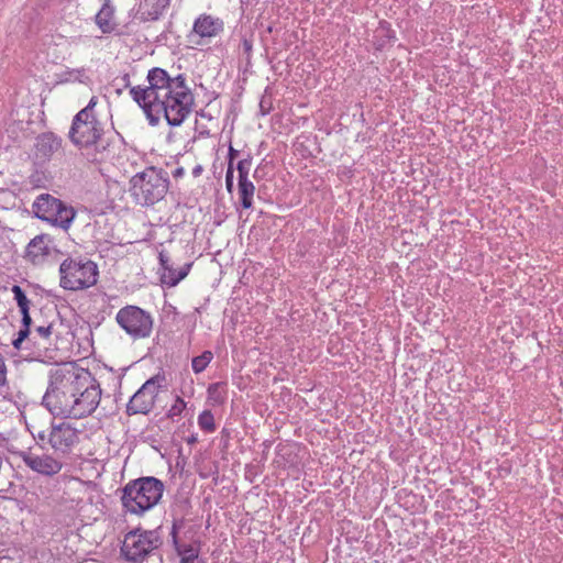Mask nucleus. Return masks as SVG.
Here are the masks:
<instances>
[{
    "mask_svg": "<svg viewBox=\"0 0 563 563\" xmlns=\"http://www.w3.org/2000/svg\"><path fill=\"white\" fill-rule=\"evenodd\" d=\"M42 404L54 416L82 419L92 415L101 400V387L92 374L74 363L49 369Z\"/></svg>",
    "mask_w": 563,
    "mask_h": 563,
    "instance_id": "f257e3e1",
    "label": "nucleus"
},
{
    "mask_svg": "<svg viewBox=\"0 0 563 563\" xmlns=\"http://www.w3.org/2000/svg\"><path fill=\"white\" fill-rule=\"evenodd\" d=\"M148 86L130 89L132 99L143 109L151 125L158 124L163 115L172 126H179L190 114L194 95L183 75L170 77L163 68H152Z\"/></svg>",
    "mask_w": 563,
    "mask_h": 563,
    "instance_id": "f03ea898",
    "label": "nucleus"
},
{
    "mask_svg": "<svg viewBox=\"0 0 563 563\" xmlns=\"http://www.w3.org/2000/svg\"><path fill=\"white\" fill-rule=\"evenodd\" d=\"M97 102L98 98L92 97L74 117L68 137L89 162L102 163L112 157L113 151L112 143L104 137L103 125L96 115Z\"/></svg>",
    "mask_w": 563,
    "mask_h": 563,
    "instance_id": "7ed1b4c3",
    "label": "nucleus"
},
{
    "mask_svg": "<svg viewBox=\"0 0 563 563\" xmlns=\"http://www.w3.org/2000/svg\"><path fill=\"white\" fill-rule=\"evenodd\" d=\"M164 488L163 482L154 476L132 479L121 490L122 507L126 512L142 516L159 503Z\"/></svg>",
    "mask_w": 563,
    "mask_h": 563,
    "instance_id": "20e7f679",
    "label": "nucleus"
},
{
    "mask_svg": "<svg viewBox=\"0 0 563 563\" xmlns=\"http://www.w3.org/2000/svg\"><path fill=\"white\" fill-rule=\"evenodd\" d=\"M168 189V179L156 168H147L131 179V191L135 200L143 206L162 200Z\"/></svg>",
    "mask_w": 563,
    "mask_h": 563,
    "instance_id": "39448f33",
    "label": "nucleus"
},
{
    "mask_svg": "<svg viewBox=\"0 0 563 563\" xmlns=\"http://www.w3.org/2000/svg\"><path fill=\"white\" fill-rule=\"evenodd\" d=\"M60 287L67 290L89 288L97 284L99 272L89 260L66 258L59 266Z\"/></svg>",
    "mask_w": 563,
    "mask_h": 563,
    "instance_id": "423d86ee",
    "label": "nucleus"
},
{
    "mask_svg": "<svg viewBox=\"0 0 563 563\" xmlns=\"http://www.w3.org/2000/svg\"><path fill=\"white\" fill-rule=\"evenodd\" d=\"M162 538L156 530L136 529L125 534L121 552L126 561H143L162 545Z\"/></svg>",
    "mask_w": 563,
    "mask_h": 563,
    "instance_id": "0eeeda50",
    "label": "nucleus"
},
{
    "mask_svg": "<svg viewBox=\"0 0 563 563\" xmlns=\"http://www.w3.org/2000/svg\"><path fill=\"white\" fill-rule=\"evenodd\" d=\"M115 321L134 340L148 338L154 322L150 312L132 305L121 308Z\"/></svg>",
    "mask_w": 563,
    "mask_h": 563,
    "instance_id": "6e6552de",
    "label": "nucleus"
},
{
    "mask_svg": "<svg viewBox=\"0 0 563 563\" xmlns=\"http://www.w3.org/2000/svg\"><path fill=\"white\" fill-rule=\"evenodd\" d=\"M18 456L30 471L43 477H54L64 467L60 456L42 448L22 450L18 452Z\"/></svg>",
    "mask_w": 563,
    "mask_h": 563,
    "instance_id": "1a4fd4ad",
    "label": "nucleus"
},
{
    "mask_svg": "<svg viewBox=\"0 0 563 563\" xmlns=\"http://www.w3.org/2000/svg\"><path fill=\"white\" fill-rule=\"evenodd\" d=\"M164 377L154 376L147 379L141 388L131 397L126 412L129 415L147 413L152 410L155 398L158 395Z\"/></svg>",
    "mask_w": 563,
    "mask_h": 563,
    "instance_id": "9d476101",
    "label": "nucleus"
},
{
    "mask_svg": "<svg viewBox=\"0 0 563 563\" xmlns=\"http://www.w3.org/2000/svg\"><path fill=\"white\" fill-rule=\"evenodd\" d=\"M47 441L58 456L68 454L79 442V432L68 422L52 424Z\"/></svg>",
    "mask_w": 563,
    "mask_h": 563,
    "instance_id": "9b49d317",
    "label": "nucleus"
},
{
    "mask_svg": "<svg viewBox=\"0 0 563 563\" xmlns=\"http://www.w3.org/2000/svg\"><path fill=\"white\" fill-rule=\"evenodd\" d=\"M60 252L55 247L51 235L40 234L33 238L25 250V258L33 265H43L56 261Z\"/></svg>",
    "mask_w": 563,
    "mask_h": 563,
    "instance_id": "f8f14e48",
    "label": "nucleus"
},
{
    "mask_svg": "<svg viewBox=\"0 0 563 563\" xmlns=\"http://www.w3.org/2000/svg\"><path fill=\"white\" fill-rule=\"evenodd\" d=\"M62 139L52 132L40 134L34 144V158L37 164H45L62 147Z\"/></svg>",
    "mask_w": 563,
    "mask_h": 563,
    "instance_id": "ddd939ff",
    "label": "nucleus"
},
{
    "mask_svg": "<svg viewBox=\"0 0 563 563\" xmlns=\"http://www.w3.org/2000/svg\"><path fill=\"white\" fill-rule=\"evenodd\" d=\"M224 30L223 21L211 14L202 13L194 22L192 33L201 38H212Z\"/></svg>",
    "mask_w": 563,
    "mask_h": 563,
    "instance_id": "4468645a",
    "label": "nucleus"
},
{
    "mask_svg": "<svg viewBox=\"0 0 563 563\" xmlns=\"http://www.w3.org/2000/svg\"><path fill=\"white\" fill-rule=\"evenodd\" d=\"M158 258L161 265V282L163 285L167 287H175L180 280H183L188 275L191 268V264H185L178 271L175 269L170 264L168 255L164 252L159 253Z\"/></svg>",
    "mask_w": 563,
    "mask_h": 563,
    "instance_id": "2eb2a0df",
    "label": "nucleus"
},
{
    "mask_svg": "<svg viewBox=\"0 0 563 563\" xmlns=\"http://www.w3.org/2000/svg\"><path fill=\"white\" fill-rule=\"evenodd\" d=\"M181 526V521H174L170 537L173 541V545L177 555L184 560H198L200 553V545L196 543H180L178 540V529Z\"/></svg>",
    "mask_w": 563,
    "mask_h": 563,
    "instance_id": "dca6fc26",
    "label": "nucleus"
},
{
    "mask_svg": "<svg viewBox=\"0 0 563 563\" xmlns=\"http://www.w3.org/2000/svg\"><path fill=\"white\" fill-rule=\"evenodd\" d=\"M60 202L62 200L48 194H42L33 202V212L38 219L47 222L53 217L54 211L60 206Z\"/></svg>",
    "mask_w": 563,
    "mask_h": 563,
    "instance_id": "f3484780",
    "label": "nucleus"
},
{
    "mask_svg": "<svg viewBox=\"0 0 563 563\" xmlns=\"http://www.w3.org/2000/svg\"><path fill=\"white\" fill-rule=\"evenodd\" d=\"M95 20L102 33H111L114 31L117 24L114 22V7L111 0H103V4L96 14Z\"/></svg>",
    "mask_w": 563,
    "mask_h": 563,
    "instance_id": "a211bd4d",
    "label": "nucleus"
},
{
    "mask_svg": "<svg viewBox=\"0 0 563 563\" xmlns=\"http://www.w3.org/2000/svg\"><path fill=\"white\" fill-rule=\"evenodd\" d=\"M75 216L76 211L74 208L62 201L60 206H58L57 210L54 211L53 217L47 222L67 231L70 228Z\"/></svg>",
    "mask_w": 563,
    "mask_h": 563,
    "instance_id": "6ab92c4d",
    "label": "nucleus"
},
{
    "mask_svg": "<svg viewBox=\"0 0 563 563\" xmlns=\"http://www.w3.org/2000/svg\"><path fill=\"white\" fill-rule=\"evenodd\" d=\"M22 314V327L18 332V338L13 340L12 344L15 349H22V343L33 334V328L36 321L30 316V309L20 311Z\"/></svg>",
    "mask_w": 563,
    "mask_h": 563,
    "instance_id": "aec40b11",
    "label": "nucleus"
},
{
    "mask_svg": "<svg viewBox=\"0 0 563 563\" xmlns=\"http://www.w3.org/2000/svg\"><path fill=\"white\" fill-rule=\"evenodd\" d=\"M254 194H255V186L251 180L239 181V184H238L239 202L243 209H251L253 207Z\"/></svg>",
    "mask_w": 563,
    "mask_h": 563,
    "instance_id": "412c9836",
    "label": "nucleus"
},
{
    "mask_svg": "<svg viewBox=\"0 0 563 563\" xmlns=\"http://www.w3.org/2000/svg\"><path fill=\"white\" fill-rule=\"evenodd\" d=\"M53 334V323H36L33 328V334H30L27 340L34 343H48L51 335Z\"/></svg>",
    "mask_w": 563,
    "mask_h": 563,
    "instance_id": "4be33fe9",
    "label": "nucleus"
},
{
    "mask_svg": "<svg viewBox=\"0 0 563 563\" xmlns=\"http://www.w3.org/2000/svg\"><path fill=\"white\" fill-rule=\"evenodd\" d=\"M212 358L213 354L211 351H205L202 354L194 357L191 361L192 371L196 374L203 372Z\"/></svg>",
    "mask_w": 563,
    "mask_h": 563,
    "instance_id": "5701e85b",
    "label": "nucleus"
},
{
    "mask_svg": "<svg viewBox=\"0 0 563 563\" xmlns=\"http://www.w3.org/2000/svg\"><path fill=\"white\" fill-rule=\"evenodd\" d=\"M198 426L205 432H208V433L214 432L216 423H214L213 413L210 410H203L198 416Z\"/></svg>",
    "mask_w": 563,
    "mask_h": 563,
    "instance_id": "b1692460",
    "label": "nucleus"
},
{
    "mask_svg": "<svg viewBox=\"0 0 563 563\" xmlns=\"http://www.w3.org/2000/svg\"><path fill=\"white\" fill-rule=\"evenodd\" d=\"M11 290L12 294L14 295V299L18 303L20 311H25L26 309H30L31 301L27 299L23 289L19 285H14Z\"/></svg>",
    "mask_w": 563,
    "mask_h": 563,
    "instance_id": "393cba45",
    "label": "nucleus"
},
{
    "mask_svg": "<svg viewBox=\"0 0 563 563\" xmlns=\"http://www.w3.org/2000/svg\"><path fill=\"white\" fill-rule=\"evenodd\" d=\"M252 166V158L249 156L246 158L241 159L236 169L239 173V181H249V173Z\"/></svg>",
    "mask_w": 563,
    "mask_h": 563,
    "instance_id": "a878e982",
    "label": "nucleus"
},
{
    "mask_svg": "<svg viewBox=\"0 0 563 563\" xmlns=\"http://www.w3.org/2000/svg\"><path fill=\"white\" fill-rule=\"evenodd\" d=\"M186 409V402L183 398L177 397L175 399V402L172 405L168 416L169 417H177L183 413V411Z\"/></svg>",
    "mask_w": 563,
    "mask_h": 563,
    "instance_id": "bb28decb",
    "label": "nucleus"
},
{
    "mask_svg": "<svg viewBox=\"0 0 563 563\" xmlns=\"http://www.w3.org/2000/svg\"><path fill=\"white\" fill-rule=\"evenodd\" d=\"M233 165L229 162L227 174H225V187L229 192H232L233 189Z\"/></svg>",
    "mask_w": 563,
    "mask_h": 563,
    "instance_id": "cd10ccee",
    "label": "nucleus"
},
{
    "mask_svg": "<svg viewBox=\"0 0 563 563\" xmlns=\"http://www.w3.org/2000/svg\"><path fill=\"white\" fill-rule=\"evenodd\" d=\"M7 384V366L4 358L0 354V387Z\"/></svg>",
    "mask_w": 563,
    "mask_h": 563,
    "instance_id": "c85d7f7f",
    "label": "nucleus"
},
{
    "mask_svg": "<svg viewBox=\"0 0 563 563\" xmlns=\"http://www.w3.org/2000/svg\"><path fill=\"white\" fill-rule=\"evenodd\" d=\"M242 45H243L244 52L247 55H250L252 53V47H253L252 42L246 40V38H244L243 42H242Z\"/></svg>",
    "mask_w": 563,
    "mask_h": 563,
    "instance_id": "c756f323",
    "label": "nucleus"
},
{
    "mask_svg": "<svg viewBox=\"0 0 563 563\" xmlns=\"http://www.w3.org/2000/svg\"><path fill=\"white\" fill-rule=\"evenodd\" d=\"M238 151H235L232 146L229 148V162L233 164V158L236 156Z\"/></svg>",
    "mask_w": 563,
    "mask_h": 563,
    "instance_id": "7c9ffc66",
    "label": "nucleus"
},
{
    "mask_svg": "<svg viewBox=\"0 0 563 563\" xmlns=\"http://www.w3.org/2000/svg\"><path fill=\"white\" fill-rule=\"evenodd\" d=\"M202 173V167L200 165H197L194 169H192V175L194 177H199Z\"/></svg>",
    "mask_w": 563,
    "mask_h": 563,
    "instance_id": "2f4dec72",
    "label": "nucleus"
},
{
    "mask_svg": "<svg viewBox=\"0 0 563 563\" xmlns=\"http://www.w3.org/2000/svg\"><path fill=\"white\" fill-rule=\"evenodd\" d=\"M34 438L44 441L45 439H47V434L45 433V431H38L37 434L34 435Z\"/></svg>",
    "mask_w": 563,
    "mask_h": 563,
    "instance_id": "473e14b6",
    "label": "nucleus"
},
{
    "mask_svg": "<svg viewBox=\"0 0 563 563\" xmlns=\"http://www.w3.org/2000/svg\"><path fill=\"white\" fill-rule=\"evenodd\" d=\"M198 560H184V559H180L179 560V563H197Z\"/></svg>",
    "mask_w": 563,
    "mask_h": 563,
    "instance_id": "72a5a7b5",
    "label": "nucleus"
},
{
    "mask_svg": "<svg viewBox=\"0 0 563 563\" xmlns=\"http://www.w3.org/2000/svg\"><path fill=\"white\" fill-rule=\"evenodd\" d=\"M217 388V385H211L209 388H208V391L211 393L212 389H216Z\"/></svg>",
    "mask_w": 563,
    "mask_h": 563,
    "instance_id": "f704fd0d",
    "label": "nucleus"
},
{
    "mask_svg": "<svg viewBox=\"0 0 563 563\" xmlns=\"http://www.w3.org/2000/svg\"><path fill=\"white\" fill-rule=\"evenodd\" d=\"M181 173H183V169H181V168L177 169V170H176V176H177V175H181Z\"/></svg>",
    "mask_w": 563,
    "mask_h": 563,
    "instance_id": "c9c22d12",
    "label": "nucleus"
},
{
    "mask_svg": "<svg viewBox=\"0 0 563 563\" xmlns=\"http://www.w3.org/2000/svg\"><path fill=\"white\" fill-rule=\"evenodd\" d=\"M189 443H194L196 442V438H190V440L188 441Z\"/></svg>",
    "mask_w": 563,
    "mask_h": 563,
    "instance_id": "e433bc0d",
    "label": "nucleus"
},
{
    "mask_svg": "<svg viewBox=\"0 0 563 563\" xmlns=\"http://www.w3.org/2000/svg\"><path fill=\"white\" fill-rule=\"evenodd\" d=\"M170 0H164V5L168 4Z\"/></svg>",
    "mask_w": 563,
    "mask_h": 563,
    "instance_id": "4c0bfd02",
    "label": "nucleus"
}]
</instances>
